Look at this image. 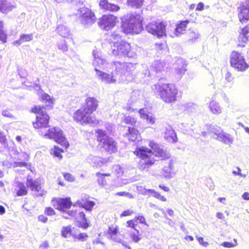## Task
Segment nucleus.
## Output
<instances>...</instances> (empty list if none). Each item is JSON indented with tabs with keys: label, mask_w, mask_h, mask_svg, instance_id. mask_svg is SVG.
I'll return each mask as SVG.
<instances>
[{
	"label": "nucleus",
	"mask_w": 249,
	"mask_h": 249,
	"mask_svg": "<svg viewBox=\"0 0 249 249\" xmlns=\"http://www.w3.org/2000/svg\"><path fill=\"white\" fill-rule=\"evenodd\" d=\"M149 145L151 149L142 146L137 148L134 152L137 156L140 159L138 167L142 170L147 169L154 164L156 161L154 156L161 157L165 156V152L162 146L153 141L149 142Z\"/></svg>",
	"instance_id": "1"
},
{
	"label": "nucleus",
	"mask_w": 249,
	"mask_h": 249,
	"mask_svg": "<svg viewBox=\"0 0 249 249\" xmlns=\"http://www.w3.org/2000/svg\"><path fill=\"white\" fill-rule=\"evenodd\" d=\"M86 107L77 110L74 114L73 119L81 124H89L95 125L98 123L91 114L96 110L98 104V101L94 97H88L86 100Z\"/></svg>",
	"instance_id": "2"
},
{
	"label": "nucleus",
	"mask_w": 249,
	"mask_h": 249,
	"mask_svg": "<svg viewBox=\"0 0 249 249\" xmlns=\"http://www.w3.org/2000/svg\"><path fill=\"white\" fill-rule=\"evenodd\" d=\"M155 87L160 98L165 103H172L176 101L178 90L174 85L159 82L155 84Z\"/></svg>",
	"instance_id": "3"
},
{
	"label": "nucleus",
	"mask_w": 249,
	"mask_h": 249,
	"mask_svg": "<svg viewBox=\"0 0 249 249\" xmlns=\"http://www.w3.org/2000/svg\"><path fill=\"white\" fill-rule=\"evenodd\" d=\"M142 28V18L139 14L131 15L122 20V29L126 34H139Z\"/></svg>",
	"instance_id": "4"
},
{
	"label": "nucleus",
	"mask_w": 249,
	"mask_h": 249,
	"mask_svg": "<svg viewBox=\"0 0 249 249\" xmlns=\"http://www.w3.org/2000/svg\"><path fill=\"white\" fill-rule=\"evenodd\" d=\"M112 53L115 57L121 58L127 57L128 58H136V53L131 48L129 44L121 40L120 42H115L111 45Z\"/></svg>",
	"instance_id": "5"
},
{
	"label": "nucleus",
	"mask_w": 249,
	"mask_h": 249,
	"mask_svg": "<svg viewBox=\"0 0 249 249\" xmlns=\"http://www.w3.org/2000/svg\"><path fill=\"white\" fill-rule=\"evenodd\" d=\"M52 203L56 209L62 211V216L65 219L69 218V216L74 217L76 214L75 211H67V210L71 208L72 204L70 198H56L52 201Z\"/></svg>",
	"instance_id": "6"
},
{
	"label": "nucleus",
	"mask_w": 249,
	"mask_h": 249,
	"mask_svg": "<svg viewBox=\"0 0 249 249\" xmlns=\"http://www.w3.org/2000/svg\"><path fill=\"white\" fill-rule=\"evenodd\" d=\"M96 133L98 141L102 143V146L106 151L109 153L117 151V143L113 139L107 136L105 132L101 129H98Z\"/></svg>",
	"instance_id": "7"
},
{
	"label": "nucleus",
	"mask_w": 249,
	"mask_h": 249,
	"mask_svg": "<svg viewBox=\"0 0 249 249\" xmlns=\"http://www.w3.org/2000/svg\"><path fill=\"white\" fill-rule=\"evenodd\" d=\"M45 108L40 106L35 107L32 109L33 112L36 114V122L33 123V125L36 129H42L48 127L49 116L46 113Z\"/></svg>",
	"instance_id": "8"
},
{
	"label": "nucleus",
	"mask_w": 249,
	"mask_h": 249,
	"mask_svg": "<svg viewBox=\"0 0 249 249\" xmlns=\"http://www.w3.org/2000/svg\"><path fill=\"white\" fill-rule=\"evenodd\" d=\"M110 67H112V69H114L116 74L122 76L130 74L135 69V64L132 63L114 61L110 64Z\"/></svg>",
	"instance_id": "9"
},
{
	"label": "nucleus",
	"mask_w": 249,
	"mask_h": 249,
	"mask_svg": "<svg viewBox=\"0 0 249 249\" xmlns=\"http://www.w3.org/2000/svg\"><path fill=\"white\" fill-rule=\"evenodd\" d=\"M230 63L231 66L238 71H243L249 67L244 56L237 52H233L231 54Z\"/></svg>",
	"instance_id": "10"
},
{
	"label": "nucleus",
	"mask_w": 249,
	"mask_h": 249,
	"mask_svg": "<svg viewBox=\"0 0 249 249\" xmlns=\"http://www.w3.org/2000/svg\"><path fill=\"white\" fill-rule=\"evenodd\" d=\"M165 27L163 21H152L146 25V30L148 33L159 38L166 36Z\"/></svg>",
	"instance_id": "11"
},
{
	"label": "nucleus",
	"mask_w": 249,
	"mask_h": 249,
	"mask_svg": "<svg viewBox=\"0 0 249 249\" xmlns=\"http://www.w3.org/2000/svg\"><path fill=\"white\" fill-rule=\"evenodd\" d=\"M78 11L80 15V22L84 27H89L94 23L96 17L90 9L83 7L80 8Z\"/></svg>",
	"instance_id": "12"
},
{
	"label": "nucleus",
	"mask_w": 249,
	"mask_h": 249,
	"mask_svg": "<svg viewBox=\"0 0 249 249\" xmlns=\"http://www.w3.org/2000/svg\"><path fill=\"white\" fill-rule=\"evenodd\" d=\"M44 137L53 139L58 143L66 147L68 145L63 135L62 131L59 127H54L48 129L47 132L44 133Z\"/></svg>",
	"instance_id": "13"
},
{
	"label": "nucleus",
	"mask_w": 249,
	"mask_h": 249,
	"mask_svg": "<svg viewBox=\"0 0 249 249\" xmlns=\"http://www.w3.org/2000/svg\"><path fill=\"white\" fill-rule=\"evenodd\" d=\"M93 56L94 59L92 65L95 67V71L96 69H98L107 70L108 72H110L108 69L110 66V64L107 62L99 52L94 51L93 52Z\"/></svg>",
	"instance_id": "14"
},
{
	"label": "nucleus",
	"mask_w": 249,
	"mask_h": 249,
	"mask_svg": "<svg viewBox=\"0 0 249 249\" xmlns=\"http://www.w3.org/2000/svg\"><path fill=\"white\" fill-rule=\"evenodd\" d=\"M116 17L112 15H104L99 20V27L106 30L112 28L115 24Z\"/></svg>",
	"instance_id": "15"
},
{
	"label": "nucleus",
	"mask_w": 249,
	"mask_h": 249,
	"mask_svg": "<svg viewBox=\"0 0 249 249\" xmlns=\"http://www.w3.org/2000/svg\"><path fill=\"white\" fill-rule=\"evenodd\" d=\"M176 163V160L174 159H170L166 161L163 168V172L165 178L170 179L174 178L176 175L177 170L175 167Z\"/></svg>",
	"instance_id": "16"
},
{
	"label": "nucleus",
	"mask_w": 249,
	"mask_h": 249,
	"mask_svg": "<svg viewBox=\"0 0 249 249\" xmlns=\"http://www.w3.org/2000/svg\"><path fill=\"white\" fill-rule=\"evenodd\" d=\"M26 184L32 191L35 192V195L36 196H43L46 194V192L42 188L39 183L37 181L33 180L31 177H28Z\"/></svg>",
	"instance_id": "17"
},
{
	"label": "nucleus",
	"mask_w": 249,
	"mask_h": 249,
	"mask_svg": "<svg viewBox=\"0 0 249 249\" xmlns=\"http://www.w3.org/2000/svg\"><path fill=\"white\" fill-rule=\"evenodd\" d=\"M199 109L198 106L192 102L180 103L177 105V110L180 113L186 112L192 114L197 112Z\"/></svg>",
	"instance_id": "18"
},
{
	"label": "nucleus",
	"mask_w": 249,
	"mask_h": 249,
	"mask_svg": "<svg viewBox=\"0 0 249 249\" xmlns=\"http://www.w3.org/2000/svg\"><path fill=\"white\" fill-rule=\"evenodd\" d=\"M110 73H107L98 69H96V76L97 78L106 84H112L116 81L115 78L112 74L113 72L110 71Z\"/></svg>",
	"instance_id": "19"
},
{
	"label": "nucleus",
	"mask_w": 249,
	"mask_h": 249,
	"mask_svg": "<svg viewBox=\"0 0 249 249\" xmlns=\"http://www.w3.org/2000/svg\"><path fill=\"white\" fill-rule=\"evenodd\" d=\"M142 97L143 96L141 91L138 90L133 91L128 100V105L123 107L124 109L128 111H131V109H133L131 107V105L142 99Z\"/></svg>",
	"instance_id": "20"
},
{
	"label": "nucleus",
	"mask_w": 249,
	"mask_h": 249,
	"mask_svg": "<svg viewBox=\"0 0 249 249\" xmlns=\"http://www.w3.org/2000/svg\"><path fill=\"white\" fill-rule=\"evenodd\" d=\"M187 41L193 44L198 42L201 40V35L196 30H190L187 34Z\"/></svg>",
	"instance_id": "21"
},
{
	"label": "nucleus",
	"mask_w": 249,
	"mask_h": 249,
	"mask_svg": "<svg viewBox=\"0 0 249 249\" xmlns=\"http://www.w3.org/2000/svg\"><path fill=\"white\" fill-rule=\"evenodd\" d=\"M99 4L102 9L106 11L114 12L120 10L118 5L109 3L107 0H101Z\"/></svg>",
	"instance_id": "22"
},
{
	"label": "nucleus",
	"mask_w": 249,
	"mask_h": 249,
	"mask_svg": "<svg viewBox=\"0 0 249 249\" xmlns=\"http://www.w3.org/2000/svg\"><path fill=\"white\" fill-rule=\"evenodd\" d=\"M164 139L170 142H176L177 141V137L175 130L170 125L166 126L164 130Z\"/></svg>",
	"instance_id": "23"
},
{
	"label": "nucleus",
	"mask_w": 249,
	"mask_h": 249,
	"mask_svg": "<svg viewBox=\"0 0 249 249\" xmlns=\"http://www.w3.org/2000/svg\"><path fill=\"white\" fill-rule=\"evenodd\" d=\"M249 37V25H247L245 28H243L238 37L239 44L238 46L241 47H244L245 43L248 40Z\"/></svg>",
	"instance_id": "24"
},
{
	"label": "nucleus",
	"mask_w": 249,
	"mask_h": 249,
	"mask_svg": "<svg viewBox=\"0 0 249 249\" xmlns=\"http://www.w3.org/2000/svg\"><path fill=\"white\" fill-rule=\"evenodd\" d=\"M215 139L229 146L232 144L234 142V137L230 134L224 131L219 137H215Z\"/></svg>",
	"instance_id": "25"
},
{
	"label": "nucleus",
	"mask_w": 249,
	"mask_h": 249,
	"mask_svg": "<svg viewBox=\"0 0 249 249\" xmlns=\"http://www.w3.org/2000/svg\"><path fill=\"white\" fill-rule=\"evenodd\" d=\"M238 11L239 12L238 16L241 22H245L249 19V8L245 6H242L238 8Z\"/></svg>",
	"instance_id": "26"
},
{
	"label": "nucleus",
	"mask_w": 249,
	"mask_h": 249,
	"mask_svg": "<svg viewBox=\"0 0 249 249\" xmlns=\"http://www.w3.org/2000/svg\"><path fill=\"white\" fill-rule=\"evenodd\" d=\"M141 118L146 120L148 124H154L156 121V118L151 114L147 113V110L145 109H140L139 111Z\"/></svg>",
	"instance_id": "27"
},
{
	"label": "nucleus",
	"mask_w": 249,
	"mask_h": 249,
	"mask_svg": "<svg viewBox=\"0 0 249 249\" xmlns=\"http://www.w3.org/2000/svg\"><path fill=\"white\" fill-rule=\"evenodd\" d=\"M56 33L61 37L64 38H69L71 35L69 29L64 25H58L56 29Z\"/></svg>",
	"instance_id": "28"
},
{
	"label": "nucleus",
	"mask_w": 249,
	"mask_h": 249,
	"mask_svg": "<svg viewBox=\"0 0 249 249\" xmlns=\"http://www.w3.org/2000/svg\"><path fill=\"white\" fill-rule=\"evenodd\" d=\"M126 133V136L131 142H135L140 136V133L137 129L134 127H129Z\"/></svg>",
	"instance_id": "29"
},
{
	"label": "nucleus",
	"mask_w": 249,
	"mask_h": 249,
	"mask_svg": "<svg viewBox=\"0 0 249 249\" xmlns=\"http://www.w3.org/2000/svg\"><path fill=\"white\" fill-rule=\"evenodd\" d=\"M206 127L210 133L213 134L214 138L215 137H219L223 132L222 128L216 125L207 124Z\"/></svg>",
	"instance_id": "30"
},
{
	"label": "nucleus",
	"mask_w": 249,
	"mask_h": 249,
	"mask_svg": "<svg viewBox=\"0 0 249 249\" xmlns=\"http://www.w3.org/2000/svg\"><path fill=\"white\" fill-rule=\"evenodd\" d=\"M15 7L6 0H0V11L3 13H7Z\"/></svg>",
	"instance_id": "31"
},
{
	"label": "nucleus",
	"mask_w": 249,
	"mask_h": 249,
	"mask_svg": "<svg viewBox=\"0 0 249 249\" xmlns=\"http://www.w3.org/2000/svg\"><path fill=\"white\" fill-rule=\"evenodd\" d=\"M88 161L93 167H101L105 163V160L100 157L90 156L88 158Z\"/></svg>",
	"instance_id": "32"
},
{
	"label": "nucleus",
	"mask_w": 249,
	"mask_h": 249,
	"mask_svg": "<svg viewBox=\"0 0 249 249\" xmlns=\"http://www.w3.org/2000/svg\"><path fill=\"white\" fill-rule=\"evenodd\" d=\"M189 21L188 20H185L182 21L180 23H179L177 26V27L175 29L174 32L175 35L178 36L183 34L185 31L186 30L187 25Z\"/></svg>",
	"instance_id": "33"
},
{
	"label": "nucleus",
	"mask_w": 249,
	"mask_h": 249,
	"mask_svg": "<svg viewBox=\"0 0 249 249\" xmlns=\"http://www.w3.org/2000/svg\"><path fill=\"white\" fill-rule=\"evenodd\" d=\"M141 67V71L137 74V78L141 79L149 77L151 74L147 66L145 65L142 64Z\"/></svg>",
	"instance_id": "34"
},
{
	"label": "nucleus",
	"mask_w": 249,
	"mask_h": 249,
	"mask_svg": "<svg viewBox=\"0 0 249 249\" xmlns=\"http://www.w3.org/2000/svg\"><path fill=\"white\" fill-rule=\"evenodd\" d=\"M209 108L214 114H219L222 112V109L218 103L214 101L210 102Z\"/></svg>",
	"instance_id": "35"
},
{
	"label": "nucleus",
	"mask_w": 249,
	"mask_h": 249,
	"mask_svg": "<svg viewBox=\"0 0 249 249\" xmlns=\"http://www.w3.org/2000/svg\"><path fill=\"white\" fill-rule=\"evenodd\" d=\"M33 39V35L32 34H22L20 35L19 39L14 42L15 45L19 46L21 44L25 42H28Z\"/></svg>",
	"instance_id": "36"
},
{
	"label": "nucleus",
	"mask_w": 249,
	"mask_h": 249,
	"mask_svg": "<svg viewBox=\"0 0 249 249\" xmlns=\"http://www.w3.org/2000/svg\"><path fill=\"white\" fill-rule=\"evenodd\" d=\"M16 184V191L18 196L26 195L27 194V190L24 184L20 182H17Z\"/></svg>",
	"instance_id": "37"
},
{
	"label": "nucleus",
	"mask_w": 249,
	"mask_h": 249,
	"mask_svg": "<svg viewBox=\"0 0 249 249\" xmlns=\"http://www.w3.org/2000/svg\"><path fill=\"white\" fill-rule=\"evenodd\" d=\"M164 66L165 63L160 60L155 61L152 64V68L156 73L160 72L163 71Z\"/></svg>",
	"instance_id": "38"
},
{
	"label": "nucleus",
	"mask_w": 249,
	"mask_h": 249,
	"mask_svg": "<svg viewBox=\"0 0 249 249\" xmlns=\"http://www.w3.org/2000/svg\"><path fill=\"white\" fill-rule=\"evenodd\" d=\"M121 37V31L118 30L113 32L108 40L110 44L113 43V45L115 42H120Z\"/></svg>",
	"instance_id": "39"
},
{
	"label": "nucleus",
	"mask_w": 249,
	"mask_h": 249,
	"mask_svg": "<svg viewBox=\"0 0 249 249\" xmlns=\"http://www.w3.org/2000/svg\"><path fill=\"white\" fill-rule=\"evenodd\" d=\"M96 175L98 177L97 181L99 184L102 186L105 187L107 185V181L105 177H109L110 175L109 174H102L100 172H97Z\"/></svg>",
	"instance_id": "40"
},
{
	"label": "nucleus",
	"mask_w": 249,
	"mask_h": 249,
	"mask_svg": "<svg viewBox=\"0 0 249 249\" xmlns=\"http://www.w3.org/2000/svg\"><path fill=\"white\" fill-rule=\"evenodd\" d=\"M147 192L152 194L155 197L157 198L162 201H165L166 200V198L164 196H161L160 193L156 192L154 190L144 189L142 194L144 195H148Z\"/></svg>",
	"instance_id": "41"
},
{
	"label": "nucleus",
	"mask_w": 249,
	"mask_h": 249,
	"mask_svg": "<svg viewBox=\"0 0 249 249\" xmlns=\"http://www.w3.org/2000/svg\"><path fill=\"white\" fill-rule=\"evenodd\" d=\"M61 235L64 238H68L71 235L72 229L70 225L63 226L61 231Z\"/></svg>",
	"instance_id": "42"
},
{
	"label": "nucleus",
	"mask_w": 249,
	"mask_h": 249,
	"mask_svg": "<svg viewBox=\"0 0 249 249\" xmlns=\"http://www.w3.org/2000/svg\"><path fill=\"white\" fill-rule=\"evenodd\" d=\"M144 0H127V4L133 8H139L143 4Z\"/></svg>",
	"instance_id": "43"
},
{
	"label": "nucleus",
	"mask_w": 249,
	"mask_h": 249,
	"mask_svg": "<svg viewBox=\"0 0 249 249\" xmlns=\"http://www.w3.org/2000/svg\"><path fill=\"white\" fill-rule=\"evenodd\" d=\"M122 122L126 124L135 125L137 123V119L133 117L125 115L122 118Z\"/></svg>",
	"instance_id": "44"
},
{
	"label": "nucleus",
	"mask_w": 249,
	"mask_h": 249,
	"mask_svg": "<svg viewBox=\"0 0 249 249\" xmlns=\"http://www.w3.org/2000/svg\"><path fill=\"white\" fill-rule=\"evenodd\" d=\"M0 40L2 43H5L7 40V35L4 30L3 24L2 21H0Z\"/></svg>",
	"instance_id": "45"
},
{
	"label": "nucleus",
	"mask_w": 249,
	"mask_h": 249,
	"mask_svg": "<svg viewBox=\"0 0 249 249\" xmlns=\"http://www.w3.org/2000/svg\"><path fill=\"white\" fill-rule=\"evenodd\" d=\"M78 216L82 221V225H81V227L84 229L87 228L89 227V224L87 222L85 213L83 212H80L78 213Z\"/></svg>",
	"instance_id": "46"
},
{
	"label": "nucleus",
	"mask_w": 249,
	"mask_h": 249,
	"mask_svg": "<svg viewBox=\"0 0 249 249\" xmlns=\"http://www.w3.org/2000/svg\"><path fill=\"white\" fill-rule=\"evenodd\" d=\"M63 152V150L57 146H54L53 150H52L51 154H53L54 157L62 158L61 153Z\"/></svg>",
	"instance_id": "47"
},
{
	"label": "nucleus",
	"mask_w": 249,
	"mask_h": 249,
	"mask_svg": "<svg viewBox=\"0 0 249 249\" xmlns=\"http://www.w3.org/2000/svg\"><path fill=\"white\" fill-rule=\"evenodd\" d=\"M113 169L118 177L123 175V171L122 167L119 165H115L113 166Z\"/></svg>",
	"instance_id": "48"
},
{
	"label": "nucleus",
	"mask_w": 249,
	"mask_h": 249,
	"mask_svg": "<svg viewBox=\"0 0 249 249\" xmlns=\"http://www.w3.org/2000/svg\"><path fill=\"white\" fill-rule=\"evenodd\" d=\"M95 205V202L92 201H86L83 204V207L88 211H90Z\"/></svg>",
	"instance_id": "49"
},
{
	"label": "nucleus",
	"mask_w": 249,
	"mask_h": 249,
	"mask_svg": "<svg viewBox=\"0 0 249 249\" xmlns=\"http://www.w3.org/2000/svg\"><path fill=\"white\" fill-rule=\"evenodd\" d=\"M135 232L131 233L130 234V238L133 240V241L138 243L141 239V237H139V231L136 230Z\"/></svg>",
	"instance_id": "50"
},
{
	"label": "nucleus",
	"mask_w": 249,
	"mask_h": 249,
	"mask_svg": "<svg viewBox=\"0 0 249 249\" xmlns=\"http://www.w3.org/2000/svg\"><path fill=\"white\" fill-rule=\"evenodd\" d=\"M234 243H231L228 242H224L222 243L221 245L225 248H231L236 247L237 245V240L236 239H233Z\"/></svg>",
	"instance_id": "51"
},
{
	"label": "nucleus",
	"mask_w": 249,
	"mask_h": 249,
	"mask_svg": "<svg viewBox=\"0 0 249 249\" xmlns=\"http://www.w3.org/2000/svg\"><path fill=\"white\" fill-rule=\"evenodd\" d=\"M58 48L65 52L68 51V48L65 40H62L58 43Z\"/></svg>",
	"instance_id": "52"
},
{
	"label": "nucleus",
	"mask_w": 249,
	"mask_h": 249,
	"mask_svg": "<svg viewBox=\"0 0 249 249\" xmlns=\"http://www.w3.org/2000/svg\"><path fill=\"white\" fill-rule=\"evenodd\" d=\"M115 195L118 196H125L129 199H132L134 197V196L131 193L124 191L117 192L115 194Z\"/></svg>",
	"instance_id": "53"
},
{
	"label": "nucleus",
	"mask_w": 249,
	"mask_h": 249,
	"mask_svg": "<svg viewBox=\"0 0 249 249\" xmlns=\"http://www.w3.org/2000/svg\"><path fill=\"white\" fill-rule=\"evenodd\" d=\"M135 219L136 220L139 221V223L141 224H144L145 225L148 226L147 224L145 222V218L142 214H139L135 217Z\"/></svg>",
	"instance_id": "54"
},
{
	"label": "nucleus",
	"mask_w": 249,
	"mask_h": 249,
	"mask_svg": "<svg viewBox=\"0 0 249 249\" xmlns=\"http://www.w3.org/2000/svg\"><path fill=\"white\" fill-rule=\"evenodd\" d=\"M88 237V236L86 233H81L77 235L76 238L80 241L84 242L87 240Z\"/></svg>",
	"instance_id": "55"
},
{
	"label": "nucleus",
	"mask_w": 249,
	"mask_h": 249,
	"mask_svg": "<svg viewBox=\"0 0 249 249\" xmlns=\"http://www.w3.org/2000/svg\"><path fill=\"white\" fill-rule=\"evenodd\" d=\"M0 142L1 144H4V146H5L7 142L6 137L4 133L1 130H0Z\"/></svg>",
	"instance_id": "56"
},
{
	"label": "nucleus",
	"mask_w": 249,
	"mask_h": 249,
	"mask_svg": "<svg viewBox=\"0 0 249 249\" xmlns=\"http://www.w3.org/2000/svg\"><path fill=\"white\" fill-rule=\"evenodd\" d=\"M45 213L48 215H53L55 214V211L51 207H47L45 209Z\"/></svg>",
	"instance_id": "57"
},
{
	"label": "nucleus",
	"mask_w": 249,
	"mask_h": 249,
	"mask_svg": "<svg viewBox=\"0 0 249 249\" xmlns=\"http://www.w3.org/2000/svg\"><path fill=\"white\" fill-rule=\"evenodd\" d=\"M64 178L65 179L69 181L72 182L74 181V178L70 173H65L64 174Z\"/></svg>",
	"instance_id": "58"
},
{
	"label": "nucleus",
	"mask_w": 249,
	"mask_h": 249,
	"mask_svg": "<svg viewBox=\"0 0 249 249\" xmlns=\"http://www.w3.org/2000/svg\"><path fill=\"white\" fill-rule=\"evenodd\" d=\"M118 229L117 228L109 227L108 229V235L110 236L112 234H116L118 233Z\"/></svg>",
	"instance_id": "59"
},
{
	"label": "nucleus",
	"mask_w": 249,
	"mask_h": 249,
	"mask_svg": "<svg viewBox=\"0 0 249 249\" xmlns=\"http://www.w3.org/2000/svg\"><path fill=\"white\" fill-rule=\"evenodd\" d=\"M197 240L200 245L205 247H206L209 245L208 242L204 241L203 238L202 237H197Z\"/></svg>",
	"instance_id": "60"
},
{
	"label": "nucleus",
	"mask_w": 249,
	"mask_h": 249,
	"mask_svg": "<svg viewBox=\"0 0 249 249\" xmlns=\"http://www.w3.org/2000/svg\"><path fill=\"white\" fill-rule=\"evenodd\" d=\"M110 238L112 240L118 242V243H121L122 239L118 237L117 234H112V235L110 236Z\"/></svg>",
	"instance_id": "61"
},
{
	"label": "nucleus",
	"mask_w": 249,
	"mask_h": 249,
	"mask_svg": "<svg viewBox=\"0 0 249 249\" xmlns=\"http://www.w3.org/2000/svg\"><path fill=\"white\" fill-rule=\"evenodd\" d=\"M1 114L2 116L8 117V118H13V115L10 113L9 110H5L2 111Z\"/></svg>",
	"instance_id": "62"
},
{
	"label": "nucleus",
	"mask_w": 249,
	"mask_h": 249,
	"mask_svg": "<svg viewBox=\"0 0 249 249\" xmlns=\"http://www.w3.org/2000/svg\"><path fill=\"white\" fill-rule=\"evenodd\" d=\"M155 46L157 49L162 50L166 47V45L164 43H156Z\"/></svg>",
	"instance_id": "63"
},
{
	"label": "nucleus",
	"mask_w": 249,
	"mask_h": 249,
	"mask_svg": "<svg viewBox=\"0 0 249 249\" xmlns=\"http://www.w3.org/2000/svg\"><path fill=\"white\" fill-rule=\"evenodd\" d=\"M126 224L127 227L134 228V227L137 225V223H136L135 220H131L128 221Z\"/></svg>",
	"instance_id": "64"
}]
</instances>
